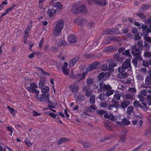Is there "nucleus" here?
Instances as JSON below:
<instances>
[{
	"mask_svg": "<svg viewBox=\"0 0 151 151\" xmlns=\"http://www.w3.org/2000/svg\"><path fill=\"white\" fill-rule=\"evenodd\" d=\"M121 97V95L119 93L115 94L114 95V98L116 99L117 100L120 99Z\"/></svg>",
	"mask_w": 151,
	"mask_h": 151,
	"instance_id": "nucleus-48",
	"label": "nucleus"
},
{
	"mask_svg": "<svg viewBox=\"0 0 151 151\" xmlns=\"http://www.w3.org/2000/svg\"><path fill=\"white\" fill-rule=\"evenodd\" d=\"M141 93L145 96H147L148 94L147 89L142 90L140 91Z\"/></svg>",
	"mask_w": 151,
	"mask_h": 151,
	"instance_id": "nucleus-47",
	"label": "nucleus"
},
{
	"mask_svg": "<svg viewBox=\"0 0 151 151\" xmlns=\"http://www.w3.org/2000/svg\"><path fill=\"white\" fill-rule=\"evenodd\" d=\"M132 62L135 67L137 66L138 63L137 60V59L134 58L132 61Z\"/></svg>",
	"mask_w": 151,
	"mask_h": 151,
	"instance_id": "nucleus-55",
	"label": "nucleus"
},
{
	"mask_svg": "<svg viewBox=\"0 0 151 151\" xmlns=\"http://www.w3.org/2000/svg\"><path fill=\"white\" fill-rule=\"evenodd\" d=\"M123 125H128L130 123L129 121L125 118H123L122 120Z\"/></svg>",
	"mask_w": 151,
	"mask_h": 151,
	"instance_id": "nucleus-37",
	"label": "nucleus"
},
{
	"mask_svg": "<svg viewBox=\"0 0 151 151\" xmlns=\"http://www.w3.org/2000/svg\"><path fill=\"white\" fill-rule=\"evenodd\" d=\"M97 108L95 105H92L89 106L87 110L89 112H92V109L96 110Z\"/></svg>",
	"mask_w": 151,
	"mask_h": 151,
	"instance_id": "nucleus-33",
	"label": "nucleus"
},
{
	"mask_svg": "<svg viewBox=\"0 0 151 151\" xmlns=\"http://www.w3.org/2000/svg\"><path fill=\"white\" fill-rule=\"evenodd\" d=\"M46 81V79L44 78H40L39 84V87L40 88H42L44 86L45 82Z\"/></svg>",
	"mask_w": 151,
	"mask_h": 151,
	"instance_id": "nucleus-21",
	"label": "nucleus"
},
{
	"mask_svg": "<svg viewBox=\"0 0 151 151\" xmlns=\"http://www.w3.org/2000/svg\"><path fill=\"white\" fill-rule=\"evenodd\" d=\"M115 30H117V29H108L107 30L108 31V33L110 35H112L115 33Z\"/></svg>",
	"mask_w": 151,
	"mask_h": 151,
	"instance_id": "nucleus-45",
	"label": "nucleus"
},
{
	"mask_svg": "<svg viewBox=\"0 0 151 151\" xmlns=\"http://www.w3.org/2000/svg\"><path fill=\"white\" fill-rule=\"evenodd\" d=\"M138 98L139 101H141L142 102H144L146 101V99L141 95H139L138 96Z\"/></svg>",
	"mask_w": 151,
	"mask_h": 151,
	"instance_id": "nucleus-46",
	"label": "nucleus"
},
{
	"mask_svg": "<svg viewBox=\"0 0 151 151\" xmlns=\"http://www.w3.org/2000/svg\"><path fill=\"white\" fill-rule=\"evenodd\" d=\"M105 76V74L104 72L100 73L98 76V78L100 80H101Z\"/></svg>",
	"mask_w": 151,
	"mask_h": 151,
	"instance_id": "nucleus-40",
	"label": "nucleus"
},
{
	"mask_svg": "<svg viewBox=\"0 0 151 151\" xmlns=\"http://www.w3.org/2000/svg\"><path fill=\"white\" fill-rule=\"evenodd\" d=\"M56 12V10L53 9H48L47 14L49 17H52L54 15Z\"/></svg>",
	"mask_w": 151,
	"mask_h": 151,
	"instance_id": "nucleus-19",
	"label": "nucleus"
},
{
	"mask_svg": "<svg viewBox=\"0 0 151 151\" xmlns=\"http://www.w3.org/2000/svg\"><path fill=\"white\" fill-rule=\"evenodd\" d=\"M145 83V84L142 85V87L145 88H151V86H150L151 85V77L150 76H147L146 78Z\"/></svg>",
	"mask_w": 151,
	"mask_h": 151,
	"instance_id": "nucleus-11",
	"label": "nucleus"
},
{
	"mask_svg": "<svg viewBox=\"0 0 151 151\" xmlns=\"http://www.w3.org/2000/svg\"><path fill=\"white\" fill-rule=\"evenodd\" d=\"M123 31L125 35L129 37L131 36V34L128 33L129 30L127 28H124L123 29Z\"/></svg>",
	"mask_w": 151,
	"mask_h": 151,
	"instance_id": "nucleus-29",
	"label": "nucleus"
},
{
	"mask_svg": "<svg viewBox=\"0 0 151 151\" xmlns=\"http://www.w3.org/2000/svg\"><path fill=\"white\" fill-rule=\"evenodd\" d=\"M99 88L98 91L100 92L101 91H105L111 89V87L109 85H106L104 83H101L99 85Z\"/></svg>",
	"mask_w": 151,
	"mask_h": 151,
	"instance_id": "nucleus-4",
	"label": "nucleus"
},
{
	"mask_svg": "<svg viewBox=\"0 0 151 151\" xmlns=\"http://www.w3.org/2000/svg\"><path fill=\"white\" fill-rule=\"evenodd\" d=\"M71 11L74 14L78 13L81 12L84 13L87 12L86 8L84 5H82L79 2H76L73 5Z\"/></svg>",
	"mask_w": 151,
	"mask_h": 151,
	"instance_id": "nucleus-1",
	"label": "nucleus"
},
{
	"mask_svg": "<svg viewBox=\"0 0 151 151\" xmlns=\"http://www.w3.org/2000/svg\"><path fill=\"white\" fill-rule=\"evenodd\" d=\"M108 109L110 111L115 112L117 111V108L113 104H109L108 106Z\"/></svg>",
	"mask_w": 151,
	"mask_h": 151,
	"instance_id": "nucleus-20",
	"label": "nucleus"
},
{
	"mask_svg": "<svg viewBox=\"0 0 151 151\" xmlns=\"http://www.w3.org/2000/svg\"><path fill=\"white\" fill-rule=\"evenodd\" d=\"M141 104L143 106H142L139 104V103L138 101H135L133 103V104L135 107H139L145 111L147 110L148 108L146 105V104L145 102H141Z\"/></svg>",
	"mask_w": 151,
	"mask_h": 151,
	"instance_id": "nucleus-8",
	"label": "nucleus"
},
{
	"mask_svg": "<svg viewBox=\"0 0 151 151\" xmlns=\"http://www.w3.org/2000/svg\"><path fill=\"white\" fill-rule=\"evenodd\" d=\"M141 38V36L138 34H137L135 35L134 37V39L135 40H138L140 39Z\"/></svg>",
	"mask_w": 151,
	"mask_h": 151,
	"instance_id": "nucleus-56",
	"label": "nucleus"
},
{
	"mask_svg": "<svg viewBox=\"0 0 151 151\" xmlns=\"http://www.w3.org/2000/svg\"><path fill=\"white\" fill-rule=\"evenodd\" d=\"M101 106L102 107L106 108L108 106V104L106 102H102L101 104Z\"/></svg>",
	"mask_w": 151,
	"mask_h": 151,
	"instance_id": "nucleus-50",
	"label": "nucleus"
},
{
	"mask_svg": "<svg viewBox=\"0 0 151 151\" xmlns=\"http://www.w3.org/2000/svg\"><path fill=\"white\" fill-rule=\"evenodd\" d=\"M123 133L122 132H121V135L120 136V139L119 141L121 142H123L125 140L126 135L125 134H123Z\"/></svg>",
	"mask_w": 151,
	"mask_h": 151,
	"instance_id": "nucleus-30",
	"label": "nucleus"
},
{
	"mask_svg": "<svg viewBox=\"0 0 151 151\" xmlns=\"http://www.w3.org/2000/svg\"><path fill=\"white\" fill-rule=\"evenodd\" d=\"M129 74H128L127 73H121L119 75V77L121 79H123L127 77L128 75L130 74V73Z\"/></svg>",
	"mask_w": 151,
	"mask_h": 151,
	"instance_id": "nucleus-32",
	"label": "nucleus"
},
{
	"mask_svg": "<svg viewBox=\"0 0 151 151\" xmlns=\"http://www.w3.org/2000/svg\"><path fill=\"white\" fill-rule=\"evenodd\" d=\"M89 4H91L92 2H94L96 4L101 6H104L106 5L107 3L105 0H88Z\"/></svg>",
	"mask_w": 151,
	"mask_h": 151,
	"instance_id": "nucleus-9",
	"label": "nucleus"
},
{
	"mask_svg": "<svg viewBox=\"0 0 151 151\" xmlns=\"http://www.w3.org/2000/svg\"><path fill=\"white\" fill-rule=\"evenodd\" d=\"M104 114V116L105 119H109L112 121H116L117 120L116 118L112 114H110L109 115L107 113L105 112Z\"/></svg>",
	"mask_w": 151,
	"mask_h": 151,
	"instance_id": "nucleus-15",
	"label": "nucleus"
},
{
	"mask_svg": "<svg viewBox=\"0 0 151 151\" xmlns=\"http://www.w3.org/2000/svg\"><path fill=\"white\" fill-rule=\"evenodd\" d=\"M111 49L112 48L111 47H108L104 48L103 49V51L104 52L110 51L111 50Z\"/></svg>",
	"mask_w": 151,
	"mask_h": 151,
	"instance_id": "nucleus-51",
	"label": "nucleus"
},
{
	"mask_svg": "<svg viewBox=\"0 0 151 151\" xmlns=\"http://www.w3.org/2000/svg\"><path fill=\"white\" fill-rule=\"evenodd\" d=\"M124 60V58L122 57H119L116 60L117 62H122Z\"/></svg>",
	"mask_w": 151,
	"mask_h": 151,
	"instance_id": "nucleus-64",
	"label": "nucleus"
},
{
	"mask_svg": "<svg viewBox=\"0 0 151 151\" xmlns=\"http://www.w3.org/2000/svg\"><path fill=\"white\" fill-rule=\"evenodd\" d=\"M125 97L127 99H132L134 98V96L132 93H128L125 94Z\"/></svg>",
	"mask_w": 151,
	"mask_h": 151,
	"instance_id": "nucleus-24",
	"label": "nucleus"
},
{
	"mask_svg": "<svg viewBox=\"0 0 151 151\" xmlns=\"http://www.w3.org/2000/svg\"><path fill=\"white\" fill-rule=\"evenodd\" d=\"M64 25V22L63 20H59L56 21L54 31V35L55 36H58L60 35L63 28Z\"/></svg>",
	"mask_w": 151,
	"mask_h": 151,
	"instance_id": "nucleus-2",
	"label": "nucleus"
},
{
	"mask_svg": "<svg viewBox=\"0 0 151 151\" xmlns=\"http://www.w3.org/2000/svg\"><path fill=\"white\" fill-rule=\"evenodd\" d=\"M93 80L91 78H88L87 79L86 83L87 84H91L92 83Z\"/></svg>",
	"mask_w": 151,
	"mask_h": 151,
	"instance_id": "nucleus-54",
	"label": "nucleus"
},
{
	"mask_svg": "<svg viewBox=\"0 0 151 151\" xmlns=\"http://www.w3.org/2000/svg\"><path fill=\"white\" fill-rule=\"evenodd\" d=\"M114 93V90L111 89L107 90L105 94L107 96H109L112 95Z\"/></svg>",
	"mask_w": 151,
	"mask_h": 151,
	"instance_id": "nucleus-38",
	"label": "nucleus"
},
{
	"mask_svg": "<svg viewBox=\"0 0 151 151\" xmlns=\"http://www.w3.org/2000/svg\"><path fill=\"white\" fill-rule=\"evenodd\" d=\"M43 43L44 42L43 41V39L42 38L39 43V47L40 48H41L42 47Z\"/></svg>",
	"mask_w": 151,
	"mask_h": 151,
	"instance_id": "nucleus-62",
	"label": "nucleus"
},
{
	"mask_svg": "<svg viewBox=\"0 0 151 151\" xmlns=\"http://www.w3.org/2000/svg\"><path fill=\"white\" fill-rule=\"evenodd\" d=\"M108 68L107 65H104L101 66V69L103 71H106Z\"/></svg>",
	"mask_w": 151,
	"mask_h": 151,
	"instance_id": "nucleus-49",
	"label": "nucleus"
},
{
	"mask_svg": "<svg viewBox=\"0 0 151 151\" xmlns=\"http://www.w3.org/2000/svg\"><path fill=\"white\" fill-rule=\"evenodd\" d=\"M100 66V63L99 62H95L90 64V65L86 68V72H88L91 70L97 69Z\"/></svg>",
	"mask_w": 151,
	"mask_h": 151,
	"instance_id": "nucleus-6",
	"label": "nucleus"
},
{
	"mask_svg": "<svg viewBox=\"0 0 151 151\" xmlns=\"http://www.w3.org/2000/svg\"><path fill=\"white\" fill-rule=\"evenodd\" d=\"M149 6L148 5H143L141 8L143 10H146L148 9Z\"/></svg>",
	"mask_w": 151,
	"mask_h": 151,
	"instance_id": "nucleus-58",
	"label": "nucleus"
},
{
	"mask_svg": "<svg viewBox=\"0 0 151 151\" xmlns=\"http://www.w3.org/2000/svg\"><path fill=\"white\" fill-rule=\"evenodd\" d=\"M49 91V88L48 86H46L43 88L41 89V91L44 93H47Z\"/></svg>",
	"mask_w": 151,
	"mask_h": 151,
	"instance_id": "nucleus-31",
	"label": "nucleus"
},
{
	"mask_svg": "<svg viewBox=\"0 0 151 151\" xmlns=\"http://www.w3.org/2000/svg\"><path fill=\"white\" fill-rule=\"evenodd\" d=\"M68 40L70 43L76 42L77 41V39L76 36L73 35H70L68 36Z\"/></svg>",
	"mask_w": 151,
	"mask_h": 151,
	"instance_id": "nucleus-17",
	"label": "nucleus"
},
{
	"mask_svg": "<svg viewBox=\"0 0 151 151\" xmlns=\"http://www.w3.org/2000/svg\"><path fill=\"white\" fill-rule=\"evenodd\" d=\"M94 22H89L87 25L88 27L89 28H91L92 27H93L94 26Z\"/></svg>",
	"mask_w": 151,
	"mask_h": 151,
	"instance_id": "nucleus-52",
	"label": "nucleus"
},
{
	"mask_svg": "<svg viewBox=\"0 0 151 151\" xmlns=\"http://www.w3.org/2000/svg\"><path fill=\"white\" fill-rule=\"evenodd\" d=\"M144 56L146 58H151V52H146L144 53Z\"/></svg>",
	"mask_w": 151,
	"mask_h": 151,
	"instance_id": "nucleus-41",
	"label": "nucleus"
},
{
	"mask_svg": "<svg viewBox=\"0 0 151 151\" xmlns=\"http://www.w3.org/2000/svg\"><path fill=\"white\" fill-rule=\"evenodd\" d=\"M32 22L30 25H28L27 28L24 31V34L25 35H28L29 32L30 31L32 28Z\"/></svg>",
	"mask_w": 151,
	"mask_h": 151,
	"instance_id": "nucleus-26",
	"label": "nucleus"
},
{
	"mask_svg": "<svg viewBox=\"0 0 151 151\" xmlns=\"http://www.w3.org/2000/svg\"><path fill=\"white\" fill-rule=\"evenodd\" d=\"M89 101L91 103L93 104L95 103V96L94 95H91L89 99Z\"/></svg>",
	"mask_w": 151,
	"mask_h": 151,
	"instance_id": "nucleus-35",
	"label": "nucleus"
},
{
	"mask_svg": "<svg viewBox=\"0 0 151 151\" xmlns=\"http://www.w3.org/2000/svg\"><path fill=\"white\" fill-rule=\"evenodd\" d=\"M98 99L101 100H104L106 99V97L104 93H101L99 95Z\"/></svg>",
	"mask_w": 151,
	"mask_h": 151,
	"instance_id": "nucleus-36",
	"label": "nucleus"
},
{
	"mask_svg": "<svg viewBox=\"0 0 151 151\" xmlns=\"http://www.w3.org/2000/svg\"><path fill=\"white\" fill-rule=\"evenodd\" d=\"M81 115L83 117L86 118L87 116H89L88 114L85 112H83L82 113Z\"/></svg>",
	"mask_w": 151,
	"mask_h": 151,
	"instance_id": "nucleus-63",
	"label": "nucleus"
},
{
	"mask_svg": "<svg viewBox=\"0 0 151 151\" xmlns=\"http://www.w3.org/2000/svg\"><path fill=\"white\" fill-rule=\"evenodd\" d=\"M134 109V107L133 106H129V107L127 108V113L128 115H131V114L132 113Z\"/></svg>",
	"mask_w": 151,
	"mask_h": 151,
	"instance_id": "nucleus-25",
	"label": "nucleus"
},
{
	"mask_svg": "<svg viewBox=\"0 0 151 151\" xmlns=\"http://www.w3.org/2000/svg\"><path fill=\"white\" fill-rule=\"evenodd\" d=\"M147 26L143 24L141 26L143 30L142 31L143 35L144 34H146L147 30H146L147 28Z\"/></svg>",
	"mask_w": 151,
	"mask_h": 151,
	"instance_id": "nucleus-39",
	"label": "nucleus"
},
{
	"mask_svg": "<svg viewBox=\"0 0 151 151\" xmlns=\"http://www.w3.org/2000/svg\"><path fill=\"white\" fill-rule=\"evenodd\" d=\"M126 69L124 68V67L122 65V67L119 68L118 71L119 73H122L125 72Z\"/></svg>",
	"mask_w": 151,
	"mask_h": 151,
	"instance_id": "nucleus-42",
	"label": "nucleus"
},
{
	"mask_svg": "<svg viewBox=\"0 0 151 151\" xmlns=\"http://www.w3.org/2000/svg\"><path fill=\"white\" fill-rule=\"evenodd\" d=\"M104 125L106 128L109 130L111 129V127L109 122H104Z\"/></svg>",
	"mask_w": 151,
	"mask_h": 151,
	"instance_id": "nucleus-28",
	"label": "nucleus"
},
{
	"mask_svg": "<svg viewBox=\"0 0 151 151\" xmlns=\"http://www.w3.org/2000/svg\"><path fill=\"white\" fill-rule=\"evenodd\" d=\"M129 51L130 49H128L127 50H126L125 51H123L122 52V54H123V55H126L128 56H129L131 55Z\"/></svg>",
	"mask_w": 151,
	"mask_h": 151,
	"instance_id": "nucleus-43",
	"label": "nucleus"
},
{
	"mask_svg": "<svg viewBox=\"0 0 151 151\" xmlns=\"http://www.w3.org/2000/svg\"><path fill=\"white\" fill-rule=\"evenodd\" d=\"M137 15L141 18L145 19V18L144 15L142 13H138L137 14Z\"/></svg>",
	"mask_w": 151,
	"mask_h": 151,
	"instance_id": "nucleus-60",
	"label": "nucleus"
},
{
	"mask_svg": "<svg viewBox=\"0 0 151 151\" xmlns=\"http://www.w3.org/2000/svg\"><path fill=\"white\" fill-rule=\"evenodd\" d=\"M137 44L140 47H143L142 41L141 40H139L137 42Z\"/></svg>",
	"mask_w": 151,
	"mask_h": 151,
	"instance_id": "nucleus-59",
	"label": "nucleus"
},
{
	"mask_svg": "<svg viewBox=\"0 0 151 151\" xmlns=\"http://www.w3.org/2000/svg\"><path fill=\"white\" fill-rule=\"evenodd\" d=\"M88 73V72H86V71H85V72H83L82 74H78L77 75H76L75 77L73 76L72 73L70 74V77L72 78H75L77 81H79L82 79H85V76Z\"/></svg>",
	"mask_w": 151,
	"mask_h": 151,
	"instance_id": "nucleus-5",
	"label": "nucleus"
},
{
	"mask_svg": "<svg viewBox=\"0 0 151 151\" xmlns=\"http://www.w3.org/2000/svg\"><path fill=\"white\" fill-rule=\"evenodd\" d=\"M117 65V64L116 63L111 62L109 64V67L110 68H113Z\"/></svg>",
	"mask_w": 151,
	"mask_h": 151,
	"instance_id": "nucleus-44",
	"label": "nucleus"
},
{
	"mask_svg": "<svg viewBox=\"0 0 151 151\" xmlns=\"http://www.w3.org/2000/svg\"><path fill=\"white\" fill-rule=\"evenodd\" d=\"M68 65V63L67 62H65L64 63L63 65L62 66L61 68L64 74L66 75H68L69 74L70 70L67 68Z\"/></svg>",
	"mask_w": 151,
	"mask_h": 151,
	"instance_id": "nucleus-14",
	"label": "nucleus"
},
{
	"mask_svg": "<svg viewBox=\"0 0 151 151\" xmlns=\"http://www.w3.org/2000/svg\"><path fill=\"white\" fill-rule=\"evenodd\" d=\"M69 87L70 90L75 93H77L79 90L78 85L76 83L71 84L69 86Z\"/></svg>",
	"mask_w": 151,
	"mask_h": 151,
	"instance_id": "nucleus-13",
	"label": "nucleus"
},
{
	"mask_svg": "<svg viewBox=\"0 0 151 151\" xmlns=\"http://www.w3.org/2000/svg\"><path fill=\"white\" fill-rule=\"evenodd\" d=\"M69 139L65 138H63L60 139L58 141V143L59 144H60L63 143L65 142L66 141H68Z\"/></svg>",
	"mask_w": 151,
	"mask_h": 151,
	"instance_id": "nucleus-27",
	"label": "nucleus"
},
{
	"mask_svg": "<svg viewBox=\"0 0 151 151\" xmlns=\"http://www.w3.org/2000/svg\"><path fill=\"white\" fill-rule=\"evenodd\" d=\"M37 95L36 96V97L39 100L41 101L44 102L45 101V100L43 98L42 95L40 94H37Z\"/></svg>",
	"mask_w": 151,
	"mask_h": 151,
	"instance_id": "nucleus-34",
	"label": "nucleus"
},
{
	"mask_svg": "<svg viewBox=\"0 0 151 151\" xmlns=\"http://www.w3.org/2000/svg\"><path fill=\"white\" fill-rule=\"evenodd\" d=\"M37 88V86L35 83H32L30 84L29 87L27 88V89L28 91L35 93L36 94H39V91L36 90Z\"/></svg>",
	"mask_w": 151,
	"mask_h": 151,
	"instance_id": "nucleus-7",
	"label": "nucleus"
},
{
	"mask_svg": "<svg viewBox=\"0 0 151 151\" xmlns=\"http://www.w3.org/2000/svg\"><path fill=\"white\" fill-rule=\"evenodd\" d=\"M106 40L108 41H115L118 40L117 38L115 37L108 36L106 37Z\"/></svg>",
	"mask_w": 151,
	"mask_h": 151,
	"instance_id": "nucleus-23",
	"label": "nucleus"
},
{
	"mask_svg": "<svg viewBox=\"0 0 151 151\" xmlns=\"http://www.w3.org/2000/svg\"><path fill=\"white\" fill-rule=\"evenodd\" d=\"M144 37V39L147 42H151V38L150 37H148V36H150L151 35V29L147 28V31L146 33L143 35Z\"/></svg>",
	"mask_w": 151,
	"mask_h": 151,
	"instance_id": "nucleus-12",
	"label": "nucleus"
},
{
	"mask_svg": "<svg viewBox=\"0 0 151 151\" xmlns=\"http://www.w3.org/2000/svg\"><path fill=\"white\" fill-rule=\"evenodd\" d=\"M136 45L135 44L131 46V49L132 50L131 53L137 59L140 60H142V59L140 56L141 52L138 49L136 48Z\"/></svg>",
	"mask_w": 151,
	"mask_h": 151,
	"instance_id": "nucleus-3",
	"label": "nucleus"
},
{
	"mask_svg": "<svg viewBox=\"0 0 151 151\" xmlns=\"http://www.w3.org/2000/svg\"><path fill=\"white\" fill-rule=\"evenodd\" d=\"M53 6L56 7L57 9H61L63 8V5L61 3L59 2H58L53 4Z\"/></svg>",
	"mask_w": 151,
	"mask_h": 151,
	"instance_id": "nucleus-22",
	"label": "nucleus"
},
{
	"mask_svg": "<svg viewBox=\"0 0 151 151\" xmlns=\"http://www.w3.org/2000/svg\"><path fill=\"white\" fill-rule=\"evenodd\" d=\"M79 58L78 56L75 57L74 58L71 60L69 63V66L70 68L73 66L78 60Z\"/></svg>",
	"mask_w": 151,
	"mask_h": 151,
	"instance_id": "nucleus-16",
	"label": "nucleus"
},
{
	"mask_svg": "<svg viewBox=\"0 0 151 151\" xmlns=\"http://www.w3.org/2000/svg\"><path fill=\"white\" fill-rule=\"evenodd\" d=\"M130 60V59H126L125 61L122 63V65L124 66L126 69L129 68V73H132L131 67V66Z\"/></svg>",
	"mask_w": 151,
	"mask_h": 151,
	"instance_id": "nucleus-10",
	"label": "nucleus"
},
{
	"mask_svg": "<svg viewBox=\"0 0 151 151\" xmlns=\"http://www.w3.org/2000/svg\"><path fill=\"white\" fill-rule=\"evenodd\" d=\"M136 77L137 79L139 80H142L143 79V78L142 76L140 74H138L136 76Z\"/></svg>",
	"mask_w": 151,
	"mask_h": 151,
	"instance_id": "nucleus-57",
	"label": "nucleus"
},
{
	"mask_svg": "<svg viewBox=\"0 0 151 151\" xmlns=\"http://www.w3.org/2000/svg\"><path fill=\"white\" fill-rule=\"evenodd\" d=\"M50 50L52 52H56L58 51V49L55 47H52L50 48Z\"/></svg>",
	"mask_w": 151,
	"mask_h": 151,
	"instance_id": "nucleus-53",
	"label": "nucleus"
},
{
	"mask_svg": "<svg viewBox=\"0 0 151 151\" xmlns=\"http://www.w3.org/2000/svg\"><path fill=\"white\" fill-rule=\"evenodd\" d=\"M130 104V102L125 100L121 103L120 107L122 109H125Z\"/></svg>",
	"mask_w": 151,
	"mask_h": 151,
	"instance_id": "nucleus-18",
	"label": "nucleus"
},
{
	"mask_svg": "<svg viewBox=\"0 0 151 151\" xmlns=\"http://www.w3.org/2000/svg\"><path fill=\"white\" fill-rule=\"evenodd\" d=\"M96 112L97 113L100 114L101 115H103L105 113V111L102 110H97Z\"/></svg>",
	"mask_w": 151,
	"mask_h": 151,
	"instance_id": "nucleus-61",
	"label": "nucleus"
}]
</instances>
